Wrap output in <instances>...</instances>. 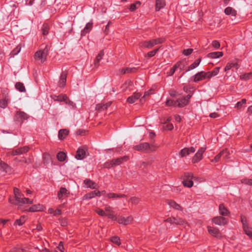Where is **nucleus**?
I'll use <instances>...</instances> for the list:
<instances>
[{"label": "nucleus", "mask_w": 252, "mask_h": 252, "mask_svg": "<svg viewBox=\"0 0 252 252\" xmlns=\"http://www.w3.org/2000/svg\"><path fill=\"white\" fill-rule=\"evenodd\" d=\"M85 187L87 188L95 189L96 187V184L93 181L90 179H86L84 181Z\"/></svg>", "instance_id": "obj_24"}, {"label": "nucleus", "mask_w": 252, "mask_h": 252, "mask_svg": "<svg viewBox=\"0 0 252 252\" xmlns=\"http://www.w3.org/2000/svg\"><path fill=\"white\" fill-rule=\"evenodd\" d=\"M158 49H155L151 52H148L145 56L148 58H151L155 55Z\"/></svg>", "instance_id": "obj_59"}, {"label": "nucleus", "mask_w": 252, "mask_h": 252, "mask_svg": "<svg viewBox=\"0 0 252 252\" xmlns=\"http://www.w3.org/2000/svg\"><path fill=\"white\" fill-rule=\"evenodd\" d=\"M29 150L28 147H24L21 148L17 149L15 150H13L11 152V155L13 156L21 155L27 152Z\"/></svg>", "instance_id": "obj_19"}, {"label": "nucleus", "mask_w": 252, "mask_h": 252, "mask_svg": "<svg viewBox=\"0 0 252 252\" xmlns=\"http://www.w3.org/2000/svg\"><path fill=\"white\" fill-rule=\"evenodd\" d=\"M165 41L164 38H158L157 39H152L148 41H144L140 44L141 47H153L158 44L162 43Z\"/></svg>", "instance_id": "obj_4"}, {"label": "nucleus", "mask_w": 252, "mask_h": 252, "mask_svg": "<svg viewBox=\"0 0 252 252\" xmlns=\"http://www.w3.org/2000/svg\"><path fill=\"white\" fill-rule=\"evenodd\" d=\"M191 97V95H188L186 97H183L181 99L177 100V106L180 107H184L187 105L189 102V99Z\"/></svg>", "instance_id": "obj_16"}, {"label": "nucleus", "mask_w": 252, "mask_h": 252, "mask_svg": "<svg viewBox=\"0 0 252 252\" xmlns=\"http://www.w3.org/2000/svg\"><path fill=\"white\" fill-rule=\"evenodd\" d=\"M28 118V114L24 112L19 111L15 114L14 119L16 122L22 124Z\"/></svg>", "instance_id": "obj_6"}, {"label": "nucleus", "mask_w": 252, "mask_h": 252, "mask_svg": "<svg viewBox=\"0 0 252 252\" xmlns=\"http://www.w3.org/2000/svg\"><path fill=\"white\" fill-rule=\"evenodd\" d=\"M141 94L139 93H135L131 96H129L127 99V101L129 103H133L136 100L139 99Z\"/></svg>", "instance_id": "obj_20"}, {"label": "nucleus", "mask_w": 252, "mask_h": 252, "mask_svg": "<svg viewBox=\"0 0 252 252\" xmlns=\"http://www.w3.org/2000/svg\"><path fill=\"white\" fill-rule=\"evenodd\" d=\"M252 74V72L243 74L240 76V79L245 81L251 79Z\"/></svg>", "instance_id": "obj_43"}, {"label": "nucleus", "mask_w": 252, "mask_h": 252, "mask_svg": "<svg viewBox=\"0 0 252 252\" xmlns=\"http://www.w3.org/2000/svg\"><path fill=\"white\" fill-rule=\"evenodd\" d=\"M44 209V207L40 204L34 205L32 206L30 210L31 212L42 211Z\"/></svg>", "instance_id": "obj_30"}, {"label": "nucleus", "mask_w": 252, "mask_h": 252, "mask_svg": "<svg viewBox=\"0 0 252 252\" xmlns=\"http://www.w3.org/2000/svg\"><path fill=\"white\" fill-rule=\"evenodd\" d=\"M117 221L119 223L123 225H127L132 222L133 218L132 216H130L126 218L121 216L118 219L117 218Z\"/></svg>", "instance_id": "obj_11"}, {"label": "nucleus", "mask_w": 252, "mask_h": 252, "mask_svg": "<svg viewBox=\"0 0 252 252\" xmlns=\"http://www.w3.org/2000/svg\"><path fill=\"white\" fill-rule=\"evenodd\" d=\"M50 30V27L48 24L44 23L41 28L42 34L43 35H46L48 34Z\"/></svg>", "instance_id": "obj_32"}, {"label": "nucleus", "mask_w": 252, "mask_h": 252, "mask_svg": "<svg viewBox=\"0 0 252 252\" xmlns=\"http://www.w3.org/2000/svg\"><path fill=\"white\" fill-rule=\"evenodd\" d=\"M165 5V2L164 0H156V11H158Z\"/></svg>", "instance_id": "obj_25"}, {"label": "nucleus", "mask_w": 252, "mask_h": 252, "mask_svg": "<svg viewBox=\"0 0 252 252\" xmlns=\"http://www.w3.org/2000/svg\"><path fill=\"white\" fill-rule=\"evenodd\" d=\"M104 210L105 212L106 213V216L113 220H117V217L114 214V211L111 207L106 205L105 206Z\"/></svg>", "instance_id": "obj_13"}, {"label": "nucleus", "mask_w": 252, "mask_h": 252, "mask_svg": "<svg viewBox=\"0 0 252 252\" xmlns=\"http://www.w3.org/2000/svg\"><path fill=\"white\" fill-rule=\"evenodd\" d=\"M128 202L132 205H136L140 202V199L137 197H132L130 198Z\"/></svg>", "instance_id": "obj_48"}, {"label": "nucleus", "mask_w": 252, "mask_h": 252, "mask_svg": "<svg viewBox=\"0 0 252 252\" xmlns=\"http://www.w3.org/2000/svg\"><path fill=\"white\" fill-rule=\"evenodd\" d=\"M8 168V165L3 162L2 160H0V170L2 171L6 172V169Z\"/></svg>", "instance_id": "obj_52"}, {"label": "nucleus", "mask_w": 252, "mask_h": 252, "mask_svg": "<svg viewBox=\"0 0 252 252\" xmlns=\"http://www.w3.org/2000/svg\"><path fill=\"white\" fill-rule=\"evenodd\" d=\"M166 105L168 106H177V102H176V101L168 99L166 101Z\"/></svg>", "instance_id": "obj_53"}, {"label": "nucleus", "mask_w": 252, "mask_h": 252, "mask_svg": "<svg viewBox=\"0 0 252 252\" xmlns=\"http://www.w3.org/2000/svg\"><path fill=\"white\" fill-rule=\"evenodd\" d=\"M96 196H100V192L99 191H93L86 194L84 197L86 199H90Z\"/></svg>", "instance_id": "obj_22"}, {"label": "nucleus", "mask_w": 252, "mask_h": 252, "mask_svg": "<svg viewBox=\"0 0 252 252\" xmlns=\"http://www.w3.org/2000/svg\"><path fill=\"white\" fill-rule=\"evenodd\" d=\"M206 149L205 147H203L198 149L192 159V162L193 163L198 162L202 159L203 154L205 152Z\"/></svg>", "instance_id": "obj_8"}, {"label": "nucleus", "mask_w": 252, "mask_h": 252, "mask_svg": "<svg viewBox=\"0 0 252 252\" xmlns=\"http://www.w3.org/2000/svg\"><path fill=\"white\" fill-rule=\"evenodd\" d=\"M209 75H210V73H208V72L200 71L194 75L193 81L196 82L210 79Z\"/></svg>", "instance_id": "obj_9"}, {"label": "nucleus", "mask_w": 252, "mask_h": 252, "mask_svg": "<svg viewBox=\"0 0 252 252\" xmlns=\"http://www.w3.org/2000/svg\"><path fill=\"white\" fill-rule=\"evenodd\" d=\"M195 151L194 147H191L189 148H185L182 149L180 152V155L181 157H185L189 155L190 153H193Z\"/></svg>", "instance_id": "obj_17"}, {"label": "nucleus", "mask_w": 252, "mask_h": 252, "mask_svg": "<svg viewBox=\"0 0 252 252\" xmlns=\"http://www.w3.org/2000/svg\"><path fill=\"white\" fill-rule=\"evenodd\" d=\"M208 232L212 236L217 238H221L222 236L218 228L216 227H212L211 226H208Z\"/></svg>", "instance_id": "obj_15"}, {"label": "nucleus", "mask_w": 252, "mask_h": 252, "mask_svg": "<svg viewBox=\"0 0 252 252\" xmlns=\"http://www.w3.org/2000/svg\"><path fill=\"white\" fill-rule=\"evenodd\" d=\"M106 196L109 198H114L116 197H125L126 195L125 194H116L114 193H108L106 195Z\"/></svg>", "instance_id": "obj_42"}, {"label": "nucleus", "mask_w": 252, "mask_h": 252, "mask_svg": "<svg viewBox=\"0 0 252 252\" xmlns=\"http://www.w3.org/2000/svg\"><path fill=\"white\" fill-rule=\"evenodd\" d=\"M14 199L9 198V202L16 205H23L25 204H32V201L23 197V195L20 192L18 189H14Z\"/></svg>", "instance_id": "obj_1"}, {"label": "nucleus", "mask_w": 252, "mask_h": 252, "mask_svg": "<svg viewBox=\"0 0 252 252\" xmlns=\"http://www.w3.org/2000/svg\"><path fill=\"white\" fill-rule=\"evenodd\" d=\"M66 154L63 152H59L57 156L58 159L60 161H63L66 158Z\"/></svg>", "instance_id": "obj_44"}, {"label": "nucleus", "mask_w": 252, "mask_h": 252, "mask_svg": "<svg viewBox=\"0 0 252 252\" xmlns=\"http://www.w3.org/2000/svg\"><path fill=\"white\" fill-rule=\"evenodd\" d=\"M223 53L222 52H214L208 54V57L212 59H216L222 57Z\"/></svg>", "instance_id": "obj_31"}, {"label": "nucleus", "mask_w": 252, "mask_h": 252, "mask_svg": "<svg viewBox=\"0 0 252 252\" xmlns=\"http://www.w3.org/2000/svg\"><path fill=\"white\" fill-rule=\"evenodd\" d=\"M8 104V99L4 98L0 100V108H5L7 107Z\"/></svg>", "instance_id": "obj_50"}, {"label": "nucleus", "mask_w": 252, "mask_h": 252, "mask_svg": "<svg viewBox=\"0 0 252 252\" xmlns=\"http://www.w3.org/2000/svg\"><path fill=\"white\" fill-rule=\"evenodd\" d=\"M127 160V157H123L120 158H118L116 159H113V161L114 163V165L117 166L120 165L124 161H126Z\"/></svg>", "instance_id": "obj_29"}, {"label": "nucleus", "mask_w": 252, "mask_h": 252, "mask_svg": "<svg viewBox=\"0 0 252 252\" xmlns=\"http://www.w3.org/2000/svg\"><path fill=\"white\" fill-rule=\"evenodd\" d=\"M20 49L21 48H14L10 53L11 56L13 57L14 56L17 55L20 52Z\"/></svg>", "instance_id": "obj_63"}, {"label": "nucleus", "mask_w": 252, "mask_h": 252, "mask_svg": "<svg viewBox=\"0 0 252 252\" xmlns=\"http://www.w3.org/2000/svg\"><path fill=\"white\" fill-rule=\"evenodd\" d=\"M15 87L17 90L21 92H25L26 89L24 84L20 82H18L15 84Z\"/></svg>", "instance_id": "obj_40"}, {"label": "nucleus", "mask_w": 252, "mask_h": 252, "mask_svg": "<svg viewBox=\"0 0 252 252\" xmlns=\"http://www.w3.org/2000/svg\"><path fill=\"white\" fill-rule=\"evenodd\" d=\"M193 50L192 48L184 50L182 53L185 56H188L192 53Z\"/></svg>", "instance_id": "obj_62"}, {"label": "nucleus", "mask_w": 252, "mask_h": 252, "mask_svg": "<svg viewBox=\"0 0 252 252\" xmlns=\"http://www.w3.org/2000/svg\"><path fill=\"white\" fill-rule=\"evenodd\" d=\"M168 204L170 207L173 208L176 210H181V207L180 206V205L177 204L176 202L173 200H168Z\"/></svg>", "instance_id": "obj_38"}, {"label": "nucleus", "mask_w": 252, "mask_h": 252, "mask_svg": "<svg viewBox=\"0 0 252 252\" xmlns=\"http://www.w3.org/2000/svg\"><path fill=\"white\" fill-rule=\"evenodd\" d=\"M114 166V165L113 159L110 161L106 162L103 164V167L107 168H110L113 167Z\"/></svg>", "instance_id": "obj_56"}, {"label": "nucleus", "mask_w": 252, "mask_h": 252, "mask_svg": "<svg viewBox=\"0 0 252 252\" xmlns=\"http://www.w3.org/2000/svg\"><path fill=\"white\" fill-rule=\"evenodd\" d=\"M175 224L180 225L186 227L188 225V222L181 218H176Z\"/></svg>", "instance_id": "obj_34"}, {"label": "nucleus", "mask_w": 252, "mask_h": 252, "mask_svg": "<svg viewBox=\"0 0 252 252\" xmlns=\"http://www.w3.org/2000/svg\"><path fill=\"white\" fill-rule=\"evenodd\" d=\"M241 182L242 184L249 185V186H252V179H243L241 180Z\"/></svg>", "instance_id": "obj_55"}, {"label": "nucleus", "mask_w": 252, "mask_h": 252, "mask_svg": "<svg viewBox=\"0 0 252 252\" xmlns=\"http://www.w3.org/2000/svg\"><path fill=\"white\" fill-rule=\"evenodd\" d=\"M66 73L63 72L61 74L60 80L59 82V86L60 87H63L66 84Z\"/></svg>", "instance_id": "obj_23"}, {"label": "nucleus", "mask_w": 252, "mask_h": 252, "mask_svg": "<svg viewBox=\"0 0 252 252\" xmlns=\"http://www.w3.org/2000/svg\"><path fill=\"white\" fill-rule=\"evenodd\" d=\"M246 102V100L245 99H242L241 101L238 102L236 104V107L238 108H240L242 105L245 104Z\"/></svg>", "instance_id": "obj_61"}, {"label": "nucleus", "mask_w": 252, "mask_h": 252, "mask_svg": "<svg viewBox=\"0 0 252 252\" xmlns=\"http://www.w3.org/2000/svg\"><path fill=\"white\" fill-rule=\"evenodd\" d=\"M186 63H183V61H179L177 62L172 68L176 71L178 68H180L181 70L184 69L186 66Z\"/></svg>", "instance_id": "obj_37"}, {"label": "nucleus", "mask_w": 252, "mask_h": 252, "mask_svg": "<svg viewBox=\"0 0 252 252\" xmlns=\"http://www.w3.org/2000/svg\"><path fill=\"white\" fill-rule=\"evenodd\" d=\"M224 153V152H220L219 154H218L215 158H214L212 159L211 160V162H214V163H216V162H218L220 158L222 157V156L223 155V153Z\"/></svg>", "instance_id": "obj_49"}, {"label": "nucleus", "mask_w": 252, "mask_h": 252, "mask_svg": "<svg viewBox=\"0 0 252 252\" xmlns=\"http://www.w3.org/2000/svg\"><path fill=\"white\" fill-rule=\"evenodd\" d=\"M51 97L54 101L59 102L64 101L67 100L66 95L63 94H61L59 95H53L51 96Z\"/></svg>", "instance_id": "obj_21"}, {"label": "nucleus", "mask_w": 252, "mask_h": 252, "mask_svg": "<svg viewBox=\"0 0 252 252\" xmlns=\"http://www.w3.org/2000/svg\"><path fill=\"white\" fill-rule=\"evenodd\" d=\"M48 53V48H40L35 53L34 58L36 60L43 63L46 59Z\"/></svg>", "instance_id": "obj_3"}, {"label": "nucleus", "mask_w": 252, "mask_h": 252, "mask_svg": "<svg viewBox=\"0 0 252 252\" xmlns=\"http://www.w3.org/2000/svg\"><path fill=\"white\" fill-rule=\"evenodd\" d=\"M35 249H38L39 251V252H58L57 250L50 251L49 249H47L45 248L40 250L37 247L35 248Z\"/></svg>", "instance_id": "obj_64"}, {"label": "nucleus", "mask_w": 252, "mask_h": 252, "mask_svg": "<svg viewBox=\"0 0 252 252\" xmlns=\"http://www.w3.org/2000/svg\"><path fill=\"white\" fill-rule=\"evenodd\" d=\"M93 24L92 22H89L87 23L84 30H82L81 32V35L84 36L87 33L89 32L93 28Z\"/></svg>", "instance_id": "obj_26"}, {"label": "nucleus", "mask_w": 252, "mask_h": 252, "mask_svg": "<svg viewBox=\"0 0 252 252\" xmlns=\"http://www.w3.org/2000/svg\"><path fill=\"white\" fill-rule=\"evenodd\" d=\"M25 249L20 247H14L12 248L9 252H24Z\"/></svg>", "instance_id": "obj_58"}, {"label": "nucleus", "mask_w": 252, "mask_h": 252, "mask_svg": "<svg viewBox=\"0 0 252 252\" xmlns=\"http://www.w3.org/2000/svg\"><path fill=\"white\" fill-rule=\"evenodd\" d=\"M186 63H183V61H179L177 62L172 68L176 71L178 68H180L181 70L184 69L186 66Z\"/></svg>", "instance_id": "obj_35"}, {"label": "nucleus", "mask_w": 252, "mask_h": 252, "mask_svg": "<svg viewBox=\"0 0 252 252\" xmlns=\"http://www.w3.org/2000/svg\"><path fill=\"white\" fill-rule=\"evenodd\" d=\"M241 221L242 224V229L245 234L252 239V227L250 226L247 218L245 216L241 215Z\"/></svg>", "instance_id": "obj_2"}, {"label": "nucleus", "mask_w": 252, "mask_h": 252, "mask_svg": "<svg viewBox=\"0 0 252 252\" xmlns=\"http://www.w3.org/2000/svg\"><path fill=\"white\" fill-rule=\"evenodd\" d=\"M68 131L66 129H61L59 131L58 136L60 139L62 140L64 139L66 137V136L68 135Z\"/></svg>", "instance_id": "obj_33"}, {"label": "nucleus", "mask_w": 252, "mask_h": 252, "mask_svg": "<svg viewBox=\"0 0 252 252\" xmlns=\"http://www.w3.org/2000/svg\"><path fill=\"white\" fill-rule=\"evenodd\" d=\"M87 148L86 146H82L79 147L75 156V158L78 160H82L87 156Z\"/></svg>", "instance_id": "obj_7"}, {"label": "nucleus", "mask_w": 252, "mask_h": 252, "mask_svg": "<svg viewBox=\"0 0 252 252\" xmlns=\"http://www.w3.org/2000/svg\"><path fill=\"white\" fill-rule=\"evenodd\" d=\"M111 103L108 102L106 104L99 103L96 105L95 109L98 111H103L106 109L110 105Z\"/></svg>", "instance_id": "obj_28"}, {"label": "nucleus", "mask_w": 252, "mask_h": 252, "mask_svg": "<svg viewBox=\"0 0 252 252\" xmlns=\"http://www.w3.org/2000/svg\"><path fill=\"white\" fill-rule=\"evenodd\" d=\"M26 221V219L24 216H22L19 219H17L14 222V225H22Z\"/></svg>", "instance_id": "obj_45"}, {"label": "nucleus", "mask_w": 252, "mask_h": 252, "mask_svg": "<svg viewBox=\"0 0 252 252\" xmlns=\"http://www.w3.org/2000/svg\"><path fill=\"white\" fill-rule=\"evenodd\" d=\"M220 69V67H216L212 71H208V73H210V75H209V77H210V79L212 77L217 75L219 73V72Z\"/></svg>", "instance_id": "obj_47"}, {"label": "nucleus", "mask_w": 252, "mask_h": 252, "mask_svg": "<svg viewBox=\"0 0 252 252\" xmlns=\"http://www.w3.org/2000/svg\"><path fill=\"white\" fill-rule=\"evenodd\" d=\"M95 212L100 216H106V213L105 212V211H104L102 209H101L100 208H96L95 210Z\"/></svg>", "instance_id": "obj_54"}, {"label": "nucleus", "mask_w": 252, "mask_h": 252, "mask_svg": "<svg viewBox=\"0 0 252 252\" xmlns=\"http://www.w3.org/2000/svg\"><path fill=\"white\" fill-rule=\"evenodd\" d=\"M135 69V68L126 67L122 69L121 72L122 74L129 73L133 72Z\"/></svg>", "instance_id": "obj_46"}, {"label": "nucleus", "mask_w": 252, "mask_h": 252, "mask_svg": "<svg viewBox=\"0 0 252 252\" xmlns=\"http://www.w3.org/2000/svg\"><path fill=\"white\" fill-rule=\"evenodd\" d=\"M200 62H201L200 59H199L196 60L193 63H192L191 64H190L189 66V68H188L187 71H189L190 70L195 68L197 66H198Z\"/></svg>", "instance_id": "obj_39"}, {"label": "nucleus", "mask_w": 252, "mask_h": 252, "mask_svg": "<svg viewBox=\"0 0 252 252\" xmlns=\"http://www.w3.org/2000/svg\"><path fill=\"white\" fill-rule=\"evenodd\" d=\"M154 147L153 146H150V144L147 142L141 143L140 144L134 146V149L137 151H143L151 149V151H153Z\"/></svg>", "instance_id": "obj_10"}, {"label": "nucleus", "mask_w": 252, "mask_h": 252, "mask_svg": "<svg viewBox=\"0 0 252 252\" xmlns=\"http://www.w3.org/2000/svg\"><path fill=\"white\" fill-rule=\"evenodd\" d=\"M186 63H183V61H179L177 62L172 68L176 71L178 68H180L181 70L184 69L186 66Z\"/></svg>", "instance_id": "obj_36"}, {"label": "nucleus", "mask_w": 252, "mask_h": 252, "mask_svg": "<svg viewBox=\"0 0 252 252\" xmlns=\"http://www.w3.org/2000/svg\"><path fill=\"white\" fill-rule=\"evenodd\" d=\"M111 241L112 243L119 246L120 244V239L118 237L114 236L111 238Z\"/></svg>", "instance_id": "obj_60"}, {"label": "nucleus", "mask_w": 252, "mask_h": 252, "mask_svg": "<svg viewBox=\"0 0 252 252\" xmlns=\"http://www.w3.org/2000/svg\"><path fill=\"white\" fill-rule=\"evenodd\" d=\"M212 221L217 225H224L227 223L228 220L223 217L218 216L213 218Z\"/></svg>", "instance_id": "obj_12"}, {"label": "nucleus", "mask_w": 252, "mask_h": 252, "mask_svg": "<svg viewBox=\"0 0 252 252\" xmlns=\"http://www.w3.org/2000/svg\"><path fill=\"white\" fill-rule=\"evenodd\" d=\"M70 194L69 191L65 188L61 187L58 192L57 196L59 200L67 197Z\"/></svg>", "instance_id": "obj_14"}, {"label": "nucleus", "mask_w": 252, "mask_h": 252, "mask_svg": "<svg viewBox=\"0 0 252 252\" xmlns=\"http://www.w3.org/2000/svg\"><path fill=\"white\" fill-rule=\"evenodd\" d=\"M236 64H237L235 63H227L224 68V71H227L230 70L232 67H233Z\"/></svg>", "instance_id": "obj_57"}, {"label": "nucleus", "mask_w": 252, "mask_h": 252, "mask_svg": "<svg viewBox=\"0 0 252 252\" xmlns=\"http://www.w3.org/2000/svg\"><path fill=\"white\" fill-rule=\"evenodd\" d=\"M219 211L220 214L222 216H228L230 213L228 210L223 204H220L219 205Z\"/></svg>", "instance_id": "obj_18"}, {"label": "nucleus", "mask_w": 252, "mask_h": 252, "mask_svg": "<svg viewBox=\"0 0 252 252\" xmlns=\"http://www.w3.org/2000/svg\"><path fill=\"white\" fill-rule=\"evenodd\" d=\"M104 55L103 50H101L100 51L98 55L96 56L95 60V64L98 63L99 61L102 59V57Z\"/></svg>", "instance_id": "obj_51"}, {"label": "nucleus", "mask_w": 252, "mask_h": 252, "mask_svg": "<svg viewBox=\"0 0 252 252\" xmlns=\"http://www.w3.org/2000/svg\"><path fill=\"white\" fill-rule=\"evenodd\" d=\"M224 13L227 15H232V16H236L237 15L236 11L231 7H227L224 9Z\"/></svg>", "instance_id": "obj_27"}, {"label": "nucleus", "mask_w": 252, "mask_h": 252, "mask_svg": "<svg viewBox=\"0 0 252 252\" xmlns=\"http://www.w3.org/2000/svg\"><path fill=\"white\" fill-rule=\"evenodd\" d=\"M138 5V7L140 6L141 5V2L139 1H136L135 3H132L130 5L129 9L130 11H135L137 8V5Z\"/></svg>", "instance_id": "obj_41"}, {"label": "nucleus", "mask_w": 252, "mask_h": 252, "mask_svg": "<svg viewBox=\"0 0 252 252\" xmlns=\"http://www.w3.org/2000/svg\"><path fill=\"white\" fill-rule=\"evenodd\" d=\"M194 178V177L191 173L188 172L185 173L184 176V179L183 181L184 186L188 188H191L192 187L193 185L192 179Z\"/></svg>", "instance_id": "obj_5"}]
</instances>
